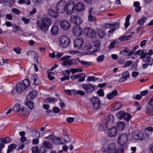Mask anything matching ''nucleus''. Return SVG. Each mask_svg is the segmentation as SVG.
<instances>
[{"label": "nucleus", "instance_id": "dca6fc26", "mask_svg": "<svg viewBox=\"0 0 153 153\" xmlns=\"http://www.w3.org/2000/svg\"><path fill=\"white\" fill-rule=\"evenodd\" d=\"M85 8V6L82 2H79L75 5V9L78 12L83 11Z\"/></svg>", "mask_w": 153, "mask_h": 153}, {"label": "nucleus", "instance_id": "13d9d810", "mask_svg": "<svg viewBox=\"0 0 153 153\" xmlns=\"http://www.w3.org/2000/svg\"><path fill=\"white\" fill-rule=\"evenodd\" d=\"M13 50L17 54H20L21 53V49L19 48H14Z\"/></svg>", "mask_w": 153, "mask_h": 153}, {"label": "nucleus", "instance_id": "39448f33", "mask_svg": "<svg viewBox=\"0 0 153 153\" xmlns=\"http://www.w3.org/2000/svg\"><path fill=\"white\" fill-rule=\"evenodd\" d=\"M84 33L88 37L94 39L96 36V31L91 28L89 27H85L84 28Z\"/></svg>", "mask_w": 153, "mask_h": 153}, {"label": "nucleus", "instance_id": "1a4fd4ad", "mask_svg": "<svg viewBox=\"0 0 153 153\" xmlns=\"http://www.w3.org/2000/svg\"><path fill=\"white\" fill-rule=\"evenodd\" d=\"M74 46L76 49H80L82 48L83 44V39L81 38H77L74 40Z\"/></svg>", "mask_w": 153, "mask_h": 153}, {"label": "nucleus", "instance_id": "2f4dec72", "mask_svg": "<svg viewBox=\"0 0 153 153\" xmlns=\"http://www.w3.org/2000/svg\"><path fill=\"white\" fill-rule=\"evenodd\" d=\"M143 60L144 62L148 63L149 65L152 66V65L153 60L150 56H147Z\"/></svg>", "mask_w": 153, "mask_h": 153}, {"label": "nucleus", "instance_id": "6ab92c4d", "mask_svg": "<svg viewBox=\"0 0 153 153\" xmlns=\"http://www.w3.org/2000/svg\"><path fill=\"white\" fill-rule=\"evenodd\" d=\"M36 91L34 90H32L27 95L26 98L27 100L28 99L33 100L36 97Z\"/></svg>", "mask_w": 153, "mask_h": 153}, {"label": "nucleus", "instance_id": "58836bf2", "mask_svg": "<svg viewBox=\"0 0 153 153\" xmlns=\"http://www.w3.org/2000/svg\"><path fill=\"white\" fill-rule=\"evenodd\" d=\"M147 55V53H146V50L144 49L142 51L139 55L140 56V59H142L145 58Z\"/></svg>", "mask_w": 153, "mask_h": 153}, {"label": "nucleus", "instance_id": "c9c22d12", "mask_svg": "<svg viewBox=\"0 0 153 153\" xmlns=\"http://www.w3.org/2000/svg\"><path fill=\"white\" fill-rule=\"evenodd\" d=\"M143 135L141 133L135 134L134 136V138L137 140H142L143 139Z\"/></svg>", "mask_w": 153, "mask_h": 153}, {"label": "nucleus", "instance_id": "c03bdc74", "mask_svg": "<svg viewBox=\"0 0 153 153\" xmlns=\"http://www.w3.org/2000/svg\"><path fill=\"white\" fill-rule=\"evenodd\" d=\"M20 106L19 104L16 105L13 108V110L16 112H20Z\"/></svg>", "mask_w": 153, "mask_h": 153}, {"label": "nucleus", "instance_id": "a211bd4d", "mask_svg": "<svg viewBox=\"0 0 153 153\" xmlns=\"http://www.w3.org/2000/svg\"><path fill=\"white\" fill-rule=\"evenodd\" d=\"M107 128L108 122L106 120H105L100 125L98 129L99 130L101 131H105L106 130Z\"/></svg>", "mask_w": 153, "mask_h": 153}, {"label": "nucleus", "instance_id": "f3484780", "mask_svg": "<svg viewBox=\"0 0 153 153\" xmlns=\"http://www.w3.org/2000/svg\"><path fill=\"white\" fill-rule=\"evenodd\" d=\"M73 32L74 34L76 36H79L81 35L82 31V29L79 27H74L73 29Z\"/></svg>", "mask_w": 153, "mask_h": 153}, {"label": "nucleus", "instance_id": "052dcab7", "mask_svg": "<svg viewBox=\"0 0 153 153\" xmlns=\"http://www.w3.org/2000/svg\"><path fill=\"white\" fill-rule=\"evenodd\" d=\"M70 79V76H64L61 79V81H63L65 80H68Z\"/></svg>", "mask_w": 153, "mask_h": 153}, {"label": "nucleus", "instance_id": "f03ea898", "mask_svg": "<svg viewBox=\"0 0 153 153\" xmlns=\"http://www.w3.org/2000/svg\"><path fill=\"white\" fill-rule=\"evenodd\" d=\"M39 28L43 32L45 33L49 28L51 25V20H39L37 22Z\"/></svg>", "mask_w": 153, "mask_h": 153}, {"label": "nucleus", "instance_id": "e433bc0d", "mask_svg": "<svg viewBox=\"0 0 153 153\" xmlns=\"http://www.w3.org/2000/svg\"><path fill=\"white\" fill-rule=\"evenodd\" d=\"M119 24L117 22L113 24H106L105 26V28L106 29L109 28L111 27H114L116 26L117 25H119Z\"/></svg>", "mask_w": 153, "mask_h": 153}, {"label": "nucleus", "instance_id": "864d4df0", "mask_svg": "<svg viewBox=\"0 0 153 153\" xmlns=\"http://www.w3.org/2000/svg\"><path fill=\"white\" fill-rule=\"evenodd\" d=\"M12 12L16 14H19L20 13V11L16 8H13L12 10Z\"/></svg>", "mask_w": 153, "mask_h": 153}, {"label": "nucleus", "instance_id": "cd10ccee", "mask_svg": "<svg viewBox=\"0 0 153 153\" xmlns=\"http://www.w3.org/2000/svg\"><path fill=\"white\" fill-rule=\"evenodd\" d=\"M17 147V145L14 143L10 144L8 146V149L7 153H10L13 152V150L15 149Z\"/></svg>", "mask_w": 153, "mask_h": 153}, {"label": "nucleus", "instance_id": "f704fd0d", "mask_svg": "<svg viewBox=\"0 0 153 153\" xmlns=\"http://www.w3.org/2000/svg\"><path fill=\"white\" fill-rule=\"evenodd\" d=\"M26 105L31 110H32L34 108V103L29 100L26 102Z\"/></svg>", "mask_w": 153, "mask_h": 153}, {"label": "nucleus", "instance_id": "774afa93", "mask_svg": "<svg viewBox=\"0 0 153 153\" xmlns=\"http://www.w3.org/2000/svg\"><path fill=\"white\" fill-rule=\"evenodd\" d=\"M66 120L67 122L69 123L73 122L74 120V119L71 117H68L67 118Z\"/></svg>", "mask_w": 153, "mask_h": 153}, {"label": "nucleus", "instance_id": "8fccbe9b", "mask_svg": "<svg viewBox=\"0 0 153 153\" xmlns=\"http://www.w3.org/2000/svg\"><path fill=\"white\" fill-rule=\"evenodd\" d=\"M133 63V61L132 60H129L126 62L125 65H124L123 67H127L130 66Z\"/></svg>", "mask_w": 153, "mask_h": 153}, {"label": "nucleus", "instance_id": "393cba45", "mask_svg": "<svg viewBox=\"0 0 153 153\" xmlns=\"http://www.w3.org/2000/svg\"><path fill=\"white\" fill-rule=\"evenodd\" d=\"M117 91L116 90H114L112 91L111 93H109L107 94V97L109 99H111L113 98L114 96L117 95Z\"/></svg>", "mask_w": 153, "mask_h": 153}, {"label": "nucleus", "instance_id": "bf43d9fd", "mask_svg": "<svg viewBox=\"0 0 153 153\" xmlns=\"http://www.w3.org/2000/svg\"><path fill=\"white\" fill-rule=\"evenodd\" d=\"M33 3L35 5H38L41 3V0H33Z\"/></svg>", "mask_w": 153, "mask_h": 153}, {"label": "nucleus", "instance_id": "49530a36", "mask_svg": "<svg viewBox=\"0 0 153 153\" xmlns=\"http://www.w3.org/2000/svg\"><path fill=\"white\" fill-rule=\"evenodd\" d=\"M105 56L103 55H102L98 56L97 59V62H102L104 59Z\"/></svg>", "mask_w": 153, "mask_h": 153}, {"label": "nucleus", "instance_id": "338daca9", "mask_svg": "<svg viewBox=\"0 0 153 153\" xmlns=\"http://www.w3.org/2000/svg\"><path fill=\"white\" fill-rule=\"evenodd\" d=\"M39 142V139H35L33 140L32 143L34 145L37 144Z\"/></svg>", "mask_w": 153, "mask_h": 153}, {"label": "nucleus", "instance_id": "20e7f679", "mask_svg": "<svg viewBox=\"0 0 153 153\" xmlns=\"http://www.w3.org/2000/svg\"><path fill=\"white\" fill-rule=\"evenodd\" d=\"M66 2L64 0L60 1L58 2L56 6L57 12L59 13H63L65 10Z\"/></svg>", "mask_w": 153, "mask_h": 153}, {"label": "nucleus", "instance_id": "09e8293b", "mask_svg": "<svg viewBox=\"0 0 153 153\" xmlns=\"http://www.w3.org/2000/svg\"><path fill=\"white\" fill-rule=\"evenodd\" d=\"M122 76L127 79L129 78V74L128 71H124L122 73Z\"/></svg>", "mask_w": 153, "mask_h": 153}, {"label": "nucleus", "instance_id": "5fc2aeb1", "mask_svg": "<svg viewBox=\"0 0 153 153\" xmlns=\"http://www.w3.org/2000/svg\"><path fill=\"white\" fill-rule=\"evenodd\" d=\"M97 93L100 97H102L104 95V93L102 90L100 89V90L97 91Z\"/></svg>", "mask_w": 153, "mask_h": 153}, {"label": "nucleus", "instance_id": "4be33fe9", "mask_svg": "<svg viewBox=\"0 0 153 153\" xmlns=\"http://www.w3.org/2000/svg\"><path fill=\"white\" fill-rule=\"evenodd\" d=\"M93 8H90L88 11V19H95V16L94 14V12H93Z\"/></svg>", "mask_w": 153, "mask_h": 153}, {"label": "nucleus", "instance_id": "bb28decb", "mask_svg": "<svg viewBox=\"0 0 153 153\" xmlns=\"http://www.w3.org/2000/svg\"><path fill=\"white\" fill-rule=\"evenodd\" d=\"M132 35H129L127 36L123 35L118 38V39L121 41H126L132 38Z\"/></svg>", "mask_w": 153, "mask_h": 153}, {"label": "nucleus", "instance_id": "a18cd8bd", "mask_svg": "<svg viewBox=\"0 0 153 153\" xmlns=\"http://www.w3.org/2000/svg\"><path fill=\"white\" fill-rule=\"evenodd\" d=\"M122 104L120 102L117 103L116 105L114 107V110H118L121 107Z\"/></svg>", "mask_w": 153, "mask_h": 153}, {"label": "nucleus", "instance_id": "ddd939ff", "mask_svg": "<svg viewBox=\"0 0 153 153\" xmlns=\"http://www.w3.org/2000/svg\"><path fill=\"white\" fill-rule=\"evenodd\" d=\"M60 25L61 27L64 30H68L70 27L69 22L65 20H62L60 22Z\"/></svg>", "mask_w": 153, "mask_h": 153}, {"label": "nucleus", "instance_id": "ea45409f", "mask_svg": "<svg viewBox=\"0 0 153 153\" xmlns=\"http://www.w3.org/2000/svg\"><path fill=\"white\" fill-rule=\"evenodd\" d=\"M71 22L78 26L80 25L82 22V20H72Z\"/></svg>", "mask_w": 153, "mask_h": 153}, {"label": "nucleus", "instance_id": "a19ab883", "mask_svg": "<svg viewBox=\"0 0 153 153\" xmlns=\"http://www.w3.org/2000/svg\"><path fill=\"white\" fill-rule=\"evenodd\" d=\"M71 71L73 74H74L76 72H82V69L81 68H71Z\"/></svg>", "mask_w": 153, "mask_h": 153}, {"label": "nucleus", "instance_id": "473e14b6", "mask_svg": "<svg viewBox=\"0 0 153 153\" xmlns=\"http://www.w3.org/2000/svg\"><path fill=\"white\" fill-rule=\"evenodd\" d=\"M116 125L119 130H121L124 128L125 126V123L123 122H120L117 123Z\"/></svg>", "mask_w": 153, "mask_h": 153}, {"label": "nucleus", "instance_id": "0e129e2a", "mask_svg": "<svg viewBox=\"0 0 153 153\" xmlns=\"http://www.w3.org/2000/svg\"><path fill=\"white\" fill-rule=\"evenodd\" d=\"M84 2L88 4H93V0H83Z\"/></svg>", "mask_w": 153, "mask_h": 153}, {"label": "nucleus", "instance_id": "4468645a", "mask_svg": "<svg viewBox=\"0 0 153 153\" xmlns=\"http://www.w3.org/2000/svg\"><path fill=\"white\" fill-rule=\"evenodd\" d=\"M82 87L88 93L93 91L94 89V87L92 84H84L82 86Z\"/></svg>", "mask_w": 153, "mask_h": 153}, {"label": "nucleus", "instance_id": "aec40b11", "mask_svg": "<svg viewBox=\"0 0 153 153\" xmlns=\"http://www.w3.org/2000/svg\"><path fill=\"white\" fill-rule=\"evenodd\" d=\"M117 132V130L115 127H113L109 129L108 131V134L109 137H112L115 135Z\"/></svg>", "mask_w": 153, "mask_h": 153}, {"label": "nucleus", "instance_id": "603ef678", "mask_svg": "<svg viewBox=\"0 0 153 153\" xmlns=\"http://www.w3.org/2000/svg\"><path fill=\"white\" fill-rule=\"evenodd\" d=\"M36 52L35 51H30L27 53V55L28 56L31 55H36Z\"/></svg>", "mask_w": 153, "mask_h": 153}, {"label": "nucleus", "instance_id": "37998d69", "mask_svg": "<svg viewBox=\"0 0 153 153\" xmlns=\"http://www.w3.org/2000/svg\"><path fill=\"white\" fill-rule=\"evenodd\" d=\"M131 117V115L128 113H124L123 118L126 121H128L130 119Z\"/></svg>", "mask_w": 153, "mask_h": 153}, {"label": "nucleus", "instance_id": "5701e85b", "mask_svg": "<svg viewBox=\"0 0 153 153\" xmlns=\"http://www.w3.org/2000/svg\"><path fill=\"white\" fill-rule=\"evenodd\" d=\"M107 147L108 149L110 150V151L112 152L113 153H114V152L117 151V149L116 144L113 143H110Z\"/></svg>", "mask_w": 153, "mask_h": 153}, {"label": "nucleus", "instance_id": "69168bd1", "mask_svg": "<svg viewBox=\"0 0 153 153\" xmlns=\"http://www.w3.org/2000/svg\"><path fill=\"white\" fill-rule=\"evenodd\" d=\"M76 94H80L81 95L84 96L85 94V92L82 91H78L76 92Z\"/></svg>", "mask_w": 153, "mask_h": 153}, {"label": "nucleus", "instance_id": "2eb2a0df", "mask_svg": "<svg viewBox=\"0 0 153 153\" xmlns=\"http://www.w3.org/2000/svg\"><path fill=\"white\" fill-rule=\"evenodd\" d=\"M145 112L149 116H153V105H146V107Z\"/></svg>", "mask_w": 153, "mask_h": 153}, {"label": "nucleus", "instance_id": "c756f323", "mask_svg": "<svg viewBox=\"0 0 153 153\" xmlns=\"http://www.w3.org/2000/svg\"><path fill=\"white\" fill-rule=\"evenodd\" d=\"M140 4V3L138 1L134 2V6L135 7V10L137 12H138L141 10V7Z\"/></svg>", "mask_w": 153, "mask_h": 153}, {"label": "nucleus", "instance_id": "79ce46f5", "mask_svg": "<svg viewBox=\"0 0 153 153\" xmlns=\"http://www.w3.org/2000/svg\"><path fill=\"white\" fill-rule=\"evenodd\" d=\"M124 113V112L122 111H120L116 114V116L117 118L120 119L123 118Z\"/></svg>", "mask_w": 153, "mask_h": 153}, {"label": "nucleus", "instance_id": "7ed1b4c3", "mask_svg": "<svg viewBox=\"0 0 153 153\" xmlns=\"http://www.w3.org/2000/svg\"><path fill=\"white\" fill-rule=\"evenodd\" d=\"M127 135L125 133L120 134L117 139L118 146L119 147L123 148L126 144L128 140Z\"/></svg>", "mask_w": 153, "mask_h": 153}, {"label": "nucleus", "instance_id": "9b49d317", "mask_svg": "<svg viewBox=\"0 0 153 153\" xmlns=\"http://www.w3.org/2000/svg\"><path fill=\"white\" fill-rule=\"evenodd\" d=\"M32 152L34 153H46L47 150L42 146L39 148L38 146H35L32 148Z\"/></svg>", "mask_w": 153, "mask_h": 153}, {"label": "nucleus", "instance_id": "4c0bfd02", "mask_svg": "<svg viewBox=\"0 0 153 153\" xmlns=\"http://www.w3.org/2000/svg\"><path fill=\"white\" fill-rule=\"evenodd\" d=\"M0 140H1V143H10V139L8 137L1 138Z\"/></svg>", "mask_w": 153, "mask_h": 153}, {"label": "nucleus", "instance_id": "423d86ee", "mask_svg": "<svg viewBox=\"0 0 153 153\" xmlns=\"http://www.w3.org/2000/svg\"><path fill=\"white\" fill-rule=\"evenodd\" d=\"M60 46L63 48L68 47L70 43V41L69 38L66 36H62L60 38Z\"/></svg>", "mask_w": 153, "mask_h": 153}, {"label": "nucleus", "instance_id": "412c9836", "mask_svg": "<svg viewBox=\"0 0 153 153\" xmlns=\"http://www.w3.org/2000/svg\"><path fill=\"white\" fill-rule=\"evenodd\" d=\"M31 81L33 84H35L36 85H39L41 83V82L38 79L37 76H33L31 77Z\"/></svg>", "mask_w": 153, "mask_h": 153}, {"label": "nucleus", "instance_id": "de8ad7c7", "mask_svg": "<svg viewBox=\"0 0 153 153\" xmlns=\"http://www.w3.org/2000/svg\"><path fill=\"white\" fill-rule=\"evenodd\" d=\"M81 63L82 65L85 66L90 65L91 64V62L88 61H81Z\"/></svg>", "mask_w": 153, "mask_h": 153}, {"label": "nucleus", "instance_id": "6e6552de", "mask_svg": "<svg viewBox=\"0 0 153 153\" xmlns=\"http://www.w3.org/2000/svg\"><path fill=\"white\" fill-rule=\"evenodd\" d=\"M91 102L93 107L95 109L99 110L101 106V103L98 97H92L91 99Z\"/></svg>", "mask_w": 153, "mask_h": 153}, {"label": "nucleus", "instance_id": "6e6d98bb", "mask_svg": "<svg viewBox=\"0 0 153 153\" xmlns=\"http://www.w3.org/2000/svg\"><path fill=\"white\" fill-rule=\"evenodd\" d=\"M60 111V109L56 106L54 107L53 108V112L54 113H59Z\"/></svg>", "mask_w": 153, "mask_h": 153}, {"label": "nucleus", "instance_id": "f8f14e48", "mask_svg": "<svg viewBox=\"0 0 153 153\" xmlns=\"http://www.w3.org/2000/svg\"><path fill=\"white\" fill-rule=\"evenodd\" d=\"M93 45L96 48L92 51L91 54L95 53L100 51V45L101 44L100 41L98 39L93 40Z\"/></svg>", "mask_w": 153, "mask_h": 153}, {"label": "nucleus", "instance_id": "b1692460", "mask_svg": "<svg viewBox=\"0 0 153 153\" xmlns=\"http://www.w3.org/2000/svg\"><path fill=\"white\" fill-rule=\"evenodd\" d=\"M59 31L58 27L55 25L53 26L51 30V33L52 35H56L57 34Z\"/></svg>", "mask_w": 153, "mask_h": 153}, {"label": "nucleus", "instance_id": "e2e57ef3", "mask_svg": "<svg viewBox=\"0 0 153 153\" xmlns=\"http://www.w3.org/2000/svg\"><path fill=\"white\" fill-rule=\"evenodd\" d=\"M126 22L125 23V27L126 29L130 25V23L129 22V20H126Z\"/></svg>", "mask_w": 153, "mask_h": 153}, {"label": "nucleus", "instance_id": "f257e3e1", "mask_svg": "<svg viewBox=\"0 0 153 153\" xmlns=\"http://www.w3.org/2000/svg\"><path fill=\"white\" fill-rule=\"evenodd\" d=\"M30 85L29 79H26L23 81V83L18 82L16 85V92L20 94L24 91L26 88L28 87Z\"/></svg>", "mask_w": 153, "mask_h": 153}, {"label": "nucleus", "instance_id": "7c9ffc66", "mask_svg": "<svg viewBox=\"0 0 153 153\" xmlns=\"http://www.w3.org/2000/svg\"><path fill=\"white\" fill-rule=\"evenodd\" d=\"M52 142L53 143L56 144H63L61 142L60 138L57 137H54L52 139Z\"/></svg>", "mask_w": 153, "mask_h": 153}, {"label": "nucleus", "instance_id": "c85d7f7f", "mask_svg": "<svg viewBox=\"0 0 153 153\" xmlns=\"http://www.w3.org/2000/svg\"><path fill=\"white\" fill-rule=\"evenodd\" d=\"M44 147L46 149H52L53 148L52 144L51 143H49L48 141H44L42 143Z\"/></svg>", "mask_w": 153, "mask_h": 153}, {"label": "nucleus", "instance_id": "72a5a7b5", "mask_svg": "<svg viewBox=\"0 0 153 153\" xmlns=\"http://www.w3.org/2000/svg\"><path fill=\"white\" fill-rule=\"evenodd\" d=\"M98 34L99 37L101 39L103 38L105 36V32L104 31L101 29H99Z\"/></svg>", "mask_w": 153, "mask_h": 153}, {"label": "nucleus", "instance_id": "680f3d73", "mask_svg": "<svg viewBox=\"0 0 153 153\" xmlns=\"http://www.w3.org/2000/svg\"><path fill=\"white\" fill-rule=\"evenodd\" d=\"M148 93V90H146L142 91L140 92V94L142 96H144L146 95Z\"/></svg>", "mask_w": 153, "mask_h": 153}, {"label": "nucleus", "instance_id": "0eeeda50", "mask_svg": "<svg viewBox=\"0 0 153 153\" xmlns=\"http://www.w3.org/2000/svg\"><path fill=\"white\" fill-rule=\"evenodd\" d=\"M75 9L74 2V1H68L67 4L66 3V6L65 7L67 14L71 15L74 12Z\"/></svg>", "mask_w": 153, "mask_h": 153}, {"label": "nucleus", "instance_id": "3c124183", "mask_svg": "<svg viewBox=\"0 0 153 153\" xmlns=\"http://www.w3.org/2000/svg\"><path fill=\"white\" fill-rule=\"evenodd\" d=\"M116 41L115 40H114L112 41L109 46V48H114L115 47V44L116 43Z\"/></svg>", "mask_w": 153, "mask_h": 153}, {"label": "nucleus", "instance_id": "9d476101", "mask_svg": "<svg viewBox=\"0 0 153 153\" xmlns=\"http://www.w3.org/2000/svg\"><path fill=\"white\" fill-rule=\"evenodd\" d=\"M71 56H65L61 58L60 59V61H63V63L62 64L65 66H67L71 65L72 61L71 59H69Z\"/></svg>", "mask_w": 153, "mask_h": 153}, {"label": "nucleus", "instance_id": "4d7b16f0", "mask_svg": "<svg viewBox=\"0 0 153 153\" xmlns=\"http://www.w3.org/2000/svg\"><path fill=\"white\" fill-rule=\"evenodd\" d=\"M53 73L52 72H50V73H48V77L50 80H53L54 79V77L52 76Z\"/></svg>", "mask_w": 153, "mask_h": 153}, {"label": "nucleus", "instance_id": "a878e982", "mask_svg": "<svg viewBox=\"0 0 153 153\" xmlns=\"http://www.w3.org/2000/svg\"><path fill=\"white\" fill-rule=\"evenodd\" d=\"M48 13L49 16L53 18H56L58 16V13L54 10H50Z\"/></svg>", "mask_w": 153, "mask_h": 153}]
</instances>
